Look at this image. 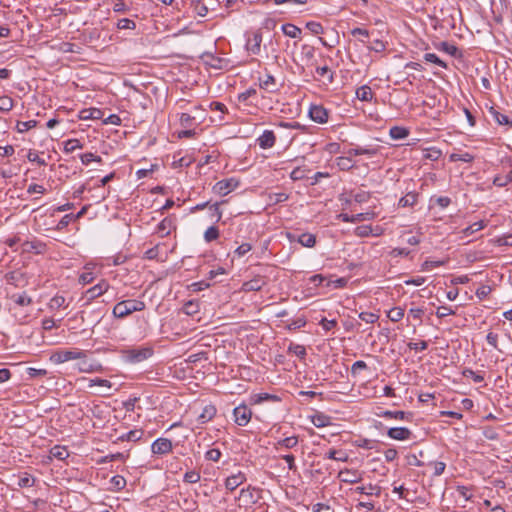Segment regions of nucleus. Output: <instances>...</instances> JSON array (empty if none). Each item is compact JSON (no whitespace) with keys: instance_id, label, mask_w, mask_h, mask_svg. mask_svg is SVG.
Wrapping results in <instances>:
<instances>
[{"instance_id":"obj_10","label":"nucleus","mask_w":512,"mask_h":512,"mask_svg":"<svg viewBox=\"0 0 512 512\" xmlns=\"http://www.w3.org/2000/svg\"><path fill=\"white\" fill-rule=\"evenodd\" d=\"M387 435L394 440L404 441L408 440L412 436L410 429L406 427H392L388 429Z\"/></svg>"},{"instance_id":"obj_19","label":"nucleus","mask_w":512,"mask_h":512,"mask_svg":"<svg viewBox=\"0 0 512 512\" xmlns=\"http://www.w3.org/2000/svg\"><path fill=\"white\" fill-rule=\"evenodd\" d=\"M377 153H378V148L374 147V146L356 147V148H351L347 151V154L349 156H358V155L374 156Z\"/></svg>"},{"instance_id":"obj_41","label":"nucleus","mask_w":512,"mask_h":512,"mask_svg":"<svg viewBox=\"0 0 512 512\" xmlns=\"http://www.w3.org/2000/svg\"><path fill=\"white\" fill-rule=\"evenodd\" d=\"M288 352L296 355L301 359H303L306 356V348L300 344L290 343L288 347Z\"/></svg>"},{"instance_id":"obj_32","label":"nucleus","mask_w":512,"mask_h":512,"mask_svg":"<svg viewBox=\"0 0 512 512\" xmlns=\"http://www.w3.org/2000/svg\"><path fill=\"white\" fill-rule=\"evenodd\" d=\"M311 422L318 428L325 427L330 424V417L323 413H319L312 417Z\"/></svg>"},{"instance_id":"obj_16","label":"nucleus","mask_w":512,"mask_h":512,"mask_svg":"<svg viewBox=\"0 0 512 512\" xmlns=\"http://www.w3.org/2000/svg\"><path fill=\"white\" fill-rule=\"evenodd\" d=\"M109 288V284L106 281H101L100 283L96 284L95 286L89 288L86 291V296L89 300L97 298L101 296L103 293H105Z\"/></svg>"},{"instance_id":"obj_35","label":"nucleus","mask_w":512,"mask_h":512,"mask_svg":"<svg viewBox=\"0 0 512 512\" xmlns=\"http://www.w3.org/2000/svg\"><path fill=\"white\" fill-rule=\"evenodd\" d=\"M200 305L196 300H189L183 306V312L187 315H194L199 312Z\"/></svg>"},{"instance_id":"obj_59","label":"nucleus","mask_w":512,"mask_h":512,"mask_svg":"<svg viewBox=\"0 0 512 512\" xmlns=\"http://www.w3.org/2000/svg\"><path fill=\"white\" fill-rule=\"evenodd\" d=\"M306 28L312 33V34H322L324 29L323 26L319 22L310 21L306 24Z\"/></svg>"},{"instance_id":"obj_7","label":"nucleus","mask_w":512,"mask_h":512,"mask_svg":"<svg viewBox=\"0 0 512 512\" xmlns=\"http://www.w3.org/2000/svg\"><path fill=\"white\" fill-rule=\"evenodd\" d=\"M239 182L234 178L224 179L221 181H218L214 187L213 191L219 195L225 196L234 189L237 188Z\"/></svg>"},{"instance_id":"obj_63","label":"nucleus","mask_w":512,"mask_h":512,"mask_svg":"<svg viewBox=\"0 0 512 512\" xmlns=\"http://www.w3.org/2000/svg\"><path fill=\"white\" fill-rule=\"evenodd\" d=\"M441 156V151L435 148L427 149L423 155V158L431 161H437Z\"/></svg>"},{"instance_id":"obj_34","label":"nucleus","mask_w":512,"mask_h":512,"mask_svg":"<svg viewBox=\"0 0 512 512\" xmlns=\"http://www.w3.org/2000/svg\"><path fill=\"white\" fill-rule=\"evenodd\" d=\"M45 244L41 242H25L23 244V251L25 252H31L35 251L36 253H42L44 251Z\"/></svg>"},{"instance_id":"obj_1","label":"nucleus","mask_w":512,"mask_h":512,"mask_svg":"<svg viewBox=\"0 0 512 512\" xmlns=\"http://www.w3.org/2000/svg\"><path fill=\"white\" fill-rule=\"evenodd\" d=\"M146 305L143 301L129 299L118 302L112 310V314L117 319H123L134 312L143 311Z\"/></svg>"},{"instance_id":"obj_48","label":"nucleus","mask_w":512,"mask_h":512,"mask_svg":"<svg viewBox=\"0 0 512 512\" xmlns=\"http://www.w3.org/2000/svg\"><path fill=\"white\" fill-rule=\"evenodd\" d=\"M218 237H219V230L216 226H210L204 232V239L208 243L216 240Z\"/></svg>"},{"instance_id":"obj_11","label":"nucleus","mask_w":512,"mask_h":512,"mask_svg":"<svg viewBox=\"0 0 512 512\" xmlns=\"http://www.w3.org/2000/svg\"><path fill=\"white\" fill-rule=\"evenodd\" d=\"M275 142L276 136L272 130H265L257 139V143L262 149L272 148L275 145Z\"/></svg>"},{"instance_id":"obj_29","label":"nucleus","mask_w":512,"mask_h":512,"mask_svg":"<svg viewBox=\"0 0 512 512\" xmlns=\"http://www.w3.org/2000/svg\"><path fill=\"white\" fill-rule=\"evenodd\" d=\"M281 29L290 38H298L301 34V29L290 23L282 25Z\"/></svg>"},{"instance_id":"obj_57","label":"nucleus","mask_w":512,"mask_h":512,"mask_svg":"<svg viewBox=\"0 0 512 512\" xmlns=\"http://www.w3.org/2000/svg\"><path fill=\"white\" fill-rule=\"evenodd\" d=\"M117 28L120 30H124V29L133 30L136 28V24L133 20H130L128 18H122L118 21Z\"/></svg>"},{"instance_id":"obj_9","label":"nucleus","mask_w":512,"mask_h":512,"mask_svg":"<svg viewBox=\"0 0 512 512\" xmlns=\"http://www.w3.org/2000/svg\"><path fill=\"white\" fill-rule=\"evenodd\" d=\"M151 450L153 454H167L172 450V442L167 438H158L152 443Z\"/></svg>"},{"instance_id":"obj_8","label":"nucleus","mask_w":512,"mask_h":512,"mask_svg":"<svg viewBox=\"0 0 512 512\" xmlns=\"http://www.w3.org/2000/svg\"><path fill=\"white\" fill-rule=\"evenodd\" d=\"M262 33L257 31L248 37L246 49L253 55H259L261 51Z\"/></svg>"},{"instance_id":"obj_39","label":"nucleus","mask_w":512,"mask_h":512,"mask_svg":"<svg viewBox=\"0 0 512 512\" xmlns=\"http://www.w3.org/2000/svg\"><path fill=\"white\" fill-rule=\"evenodd\" d=\"M316 74L327 78V83L331 84L334 81V73L328 66L316 67Z\"/></svg>"},{"instance_id":"obj_18","label":"nucleus","mask_w":512,"mask_h":512,"mask_svg":"<svg viewBox=\"0 0 512 512\" xmlns=\"http://www.w3.org/2000/svg\"><path fill=\"white\" fill-rule=\"evenodd\" d=\"M216 407L214 405H206L201 414L198 416L197 421L199 424H205L208 421L212 420L216 415Z\"/></svg>"},{"instance_id":"obj_23","label":"nucleus","mask_w":512,"mask_h":512,"mask_svg":"<svg viewBox=\"0 0 512 512\" xmlns=\"http://www.w3.org/2000/svg\"><path fill=\"white\" fill-rule=\"evenodd\" d=\"M389 135L394 140H400L409 135V130L405 127L393 126L390 128Z\"/></svg>"},{"instance_id":"obj_38","label":"nucleus","mask_w":512,"mask_h":512,"mask_svg":"<svg viewBox=\"0 0 512 512\" xmlns=\"http://www.w3.org/2000/svg\"><path fill=\"white\" fill-rule=\"evenodd\" d=\"M474 160V156L468 152L464 153H452L450 155V161L456 162V161H462L465 163H470Z\"/></svg>"},{"instance_id":"obj_62","label":"nucleus","mask_w":512,"mask_h":512,"mask_svg":"<svg viewBox=\"0 0 512 512\" xmlns=\"http://www.w3.org/2000/svg\"><path fill=\"white\" fill-rule=\"evenodd\" d=\"M205 458L209 461L218 462L221 458V451L216 448H212L205 453Z\"/></svg>"},{"instance_id":"obj_3","label":"nucleus","mask_w":512,"mask_h":512,"mask_svg":"<svg viewBox=\"0 0 512 512\" xmlns=\"http://www.w3.org/2000/svg\"><path fill=\"white\" fill-rule=\"evenodd\" d=\"M152 347L129 348L122 351L123 357L129 363L136 364L147 360L153 355Z\"/></svg>"},{"instance_id":"obj_64","label":"nucleus","mask_w":512,"mask_h":512,"mask_svg":"<svg viewBox=\"0 0 512 512\" xmlns=\"http://www.w3.org/2000/svg\"><path fill=\"white\" fill-rule=\"evenodd\" d=\"M497 243L499 246H512V234H506L498 237Z\"/></svg>"},{"instance_id":"obj_14","label":"nucleus","mask_w":512,"mask_h":512,"mask_svg":"<svg viewBox=\"0 0 512 512\" xmlns=\"http://www.w3.org/2000/svg\"><path fill=\"white\" fill-rule=\"evenodd\" d=\"M265 280L263 277L258 276L254 279L246 281L242 285V290L244 292H252V291H260L262 287L265 285Z\"/></svg>"},{"instance_id":"obj_13","label":"nucleus","mask_w":512,"mask_h":512,"mask_svg":"<svg viewBox=\"0 0 512 512\" xmlns=\"http://www.w3.org/2000/svg\"><path fill=\"white\" fill-rule=\"evenodd\" d=\"M245 481H246L245 474L242 472H238L237 474L231 475L226 478L225 487L230 491H234L237 487H239Z\"/></svg>"},{"instance_id":"obj_15","label":"nucleus","mask_w":512,"mask_h":512,"mask_svg":"<svg viewBox=\"0 0 512 512\" xmlns=\"http://www.w3.org/2000/svg\"><path fill=\"white\" fill-rule=\"evenodd\" d=\"M378 417L386 418V419H396V420H405L411 418L412 414L410 412L405 411H390L385 410L379 413H376Z\"/></svg>"},{"instance_id":"obj_50","label":"nucleus","mask_w":512,"mask_h":512,"mask_svg":"<svg viewBox=\"0 0 512 512\" xmlns=\"http://www.w3.org/2000/svg\"><path fill=\"white\" fill-rule=\"evenodd\" d=\"M309 170L305 169V168H302V167H296L295 169H293V171L290 173V178L293 180V181H298V180H302L304 178H306V173L308 172Z\"/></svg>"},{"instance_id":"obj_5","label":"nucleus","mask_w":512,"mask_h":512,"mask_svg":"<svg viewBox=\"0 0 512 512\" xmlns=\"http://www.w3.org/2000/svg\"><path fill=\"white\" fill-rule=\"evenodd\" d=\"M308 114L310 119L318 124L327 123L329 118V111L322 105H311Z\"/></svg>"},{"instance_id":"obj_17","label":"nucleus","mask_w":512,"mask_h":512,"mask_svg":"<svg viewBox=\"0 0 512 512\" xmlns=\"http://www.w3.org/2000/svg\"><path fill=\"white\" fill-rule=\"evenodd\" d=\"M259 85L260 88L268 91V92H275L277 90V83L271 74H265L264 77H259Z\"/></svg>"},{"instance_id":"obj_43","label":"nucleus","mask_w":512,"mask_h":512,"mask_svg":"<svg viewBox=\"0 0 512 512\" xmlns=\"http://www.w3.org/2000/svg\"><path fill=\"white\" fill-rule=\"evenodd\" d=\"M427 465L433 469V476L442 475L446 468V464L442 461H431Z\"/></svg>"},{"instance_id":"obj_20","label":"nucleus","mask_w":512,"mask_h":512,"mask_svg":"<svg viewBox=\"0 0 512 512\" xmlns=\"http://www.w3.org/2000/svg\"><path fill=\"white\" fill-rule=\"evenodd\" d=\"M254 490L255 489L251 488L250 486L241 489L239 494V500L242 501L245 505L254 504L256 502V499L254 497Z\"/></svg>"},{"instance_id":"obj_27","label":"nucleus","mask_w":512,"mask_h":512,"mask_svg":"<svg viewBox=\"0 0 512 512\" xmlns=\"http://www.w3.org/2000/svg\"><path fill=\"white\" fill-rule=\"evenodd\" d=\"M355 491L360 494L375 495V496L379 497L381 494V487H379L377 485L369 484L367 487L366 486L357 487L355 489Z\"/></svg>"},{"instance_id":"obj_46","label":"nucleus","mask_w":512,"mask_h":512,"mask_svg":"<svg viewBox=\"0 0 512 512\" xmlns=\"http://www.w3.org/2000/svg\"><path fill=\"white\" fill-rule=\"evenodd\" d=\"M388 318L393 322H398L404 317V309L400 307H394L388 312Z\"/></svg>"},{"instance_id":"obj_6","label":"nucleus","mask_w":512,"mask_h":512,"mask_svg":"<svg viewBox=\"0 0 512 512\" xmlns=\"http://www.w3.org/2000/svg\"><path fill=\"white\" fill-rule=\"evenodd\" d=\"M288 239L290 242H298L303 247L312 248L316 244V236L312 233H302L300 235H297L295 233H288L287 234Z\"/></svg>"},{"instance_id":"obj_49","label":"nucleus","mask_w":512,"mask_h":512,"mask_svg":"<svg viewBox=\"0 0 512 512\" xmlns=\"http://www.w3.org/2000/svg\"><path fill=\"white\" fill-rule=\"evenodd\" d=\"M94 386H100V387H104L107 389H111L113 385L109 380H106V379H101V378L90 379L88 387L92 388Z\"/></svg>"},{"instance_id":"obj_61","label":"nucleus","mask_w":512,"mask_h":512,"mask_svg":"<svg viewBox=\"0 0 512 512\" xmlns=\"http://www.w3.org/2000/svg\"><path fill=\"white\" fill-rule=\"evenodd\" d=\"M80 158H81V162L84 165H88L92 161L101 162V157L97 156V155H95L94 153H91V152H87V153L82 154Z\"/></svg>"},{"instance_id":"obj_60","label":"nucleus","mask_w":512,"mask_h":512,"mask_svg":"<svg viewBox=\"0 0 512 512\" xmlns=\"http://www.w3.org/2000/svg\"><path fill=\"white\" fill-rule=\"evenodd\" d=\"M79 148H82V145L78 139H69L65 142L64 149L66 152H73Z\"/></svg>"},{"instance_id":"obj_58","label":"nucleus","mask_w":512,"mask_h":512,"mask_svg":"<svg viewBox=\"0 0 512 512\" xmlns=\"http://www.w3.org/2000/svg\"><path fill=\"white\" fill-rule=\"evenodd\" d=\"M440 48L442 51L446 52L451 56L456 57L458 54V48L455 45L450 44L448 42H441Z\"/></svg>"},{"instance_id":"obj_40","label":"nucleus","mask_w":512,"mask_h":512,"mask_svg":"<svg viewBox=\"0 0 512 512\" xmlns=\"http://www.w3.org/2000/svg\"><path fill=\"white\" fill-rule=\"evenodd\" d=\"M35 483V478L28 473H24L19 477L17 485L20 488L32 487Z\"/></svg>"},{"instance_id":"obj_37","label":"nucleus","mask_w":512,"mask_h":512,"mask_svg":"<svg viewBox=\"0 0 512 512\" xmlns=\"http://www.w3.org/2000/svg\"><path fill=\"white\" fill-rule=\"evenodd\" d=\"M102 111L97 108L84 109L81 111L82 119H100L102 117Z\"/></svg>"},{"instance_id":"obj_31","label":"nucleus","mask_w":512,"mask_h":512,"mask_svg":"<svg viewBox=\"0 0 512 512\" xmlns=\"http://www.w3.org/2000/svg\"><path fill=\"white\" fill-rule=\"evenodd\" d=\"M298 444V437L297 436H290L286 437L284 439H281L277 442L276 448L284 447L286 449H291L297 446Z\"/></svg>"},{"instance_id":"obj_55","label":"nucleus","mask_w":512,"mask_h":512,"mask_svg":"<svg viewBox=\"0 0 512 512\" xmlns=\"http://www.w3.org/2000/svg\"><path fill=\"white\" fill-rule=\"evenodd\" d=\"M463 376L467 378H471L475 383H481L484 381V377L472 369H464Z\"/></svg>"},{"instance_id":"obj_30","label":"nucleus","mask_w":512,"mask_h":512,"mask_svg":"<svg viewBox=\"0 0 512 512\" xmlns=\"http://www.w3.org/2000/svg\"><path fill=\"white\" fill-rule=\"evenodd\" d=\"M326 458L346 462L348 460V454L343 450L331 449L327 453Z\"/></svg>"},{"instance_id":"obj_28","label":"nucleus","mask_w":512,"mask_h":512,"mask_svg":"<svg viewBox=\"0 0 512 512\" xmlns=\"http://www.w3.org/2000/svg\"><path fill=\"white\" fill-rule=\"evenodd\" d=\"M356 96L361 101H370L373 97V92L369 86L363 85L356 90Z\"/></svg>"},{"instance_id":"obj_22","label":"nucleus","mask_w":512,"mask_h":512,"mask_svg":"<svg viewBox=\"0 0 512 512\" xmlns=\"http://www.w3.org/2000/svg\"><path fill=\"white\" fill-rule=\"evenodd\" d=\"M10 299L18 306H28L32 303V299L30 296L27 295L26 292L18 293V294H12L10 296Z\"/></svg>"},{"instance_id":"obj_21","label":"nucleus","mask_w":512,"mask_h":512,"mask_svg":"<svg viewBox=\"0 0 512 512\" xmlns=\"http://www.w3.org/2000/svg\"><path fill=\"white\" fill-rule=\"evenodd\" d=\"M50 456L58 460H65L69 456V451L65 446L55 445L50 449Z\"/></svg>"},{"instance_id":"obj_2","label":"nucleus","mask_w":512,"mask_h":512,"mask_svg":"<svg viewBox=\"0 0 512 512\" xmlns=\"http://www.w3.org/2000/svg\"><path fill=\"white\" fill-rule=\"evenodd\" d=\"M85 357L86 352L81 349H62L53 352L50 356V361L54 364H62L70 360L83 359Z\"/></svg>"},{"instance_id":"obj_4","label":"nucleus","mask_w":512,"mask_h":512,"mask_svg":"<svg viewBox=\"0 0 512 512\" xmlns=\"http://www.w3.org/2000/svg\"><path fill=\"white\" fill-rule=\"evenodd\" d=\"M234 421L239 426H246L252 417V412L245 404H240L233 410Z\"/></svg>"},{"instance_id":"obj_51","label":"nucleus","mask_w":512,"mask_h":512,"mask_svg":"<svg viewBox=\"0 0 512 512\" xmlns=\"http://www.w3.org/2000/svg\"><path fill=\"white\" fill-rule=\"evenodd\" d=\"M65 301H66L65 297H63L61 295H56L53 298H51V300L49 302V308L52 310L59 309L60 307L64 306Z\"/></svg>"},{"instance_id":"obj_47","label":"nucleus","mask_w":512,"mask_h":512,"mask_svg":"<svg viewBox=\"0 0 512 512\" xmlns=\"http://www.w3.org/2000/svg\"><path fill=\"white\" fill-rule=\"evenodd\" d=\"M423 58L426 62H431L442 68H447V64L442 61L435 53H425Z\"/></svg>"},{"instance_id":"obj_44","label":"nucleus","mask_w":512,"mask_h":512,"mask_svg":"<svg viewBox=\"0 0 512 512\" xmlns=\"http://www.w3.org/2000/svg\"><path fill=\"white\" fill-rule=\"evenodd\" d=\"M142 437V431L131 430L119 437L121 441H138Z\"/></svg>"},{"instance_id":"obj_36","label":"nucleus","mask_w":512,"mask_h":512,"mask_svg":"<svg viewBox=\"0 0 512 512\" xmlns=\"http://www.w3.org/2000/svg\"><path fill=\"white\" fill-rule=\"evenodd\" d=\"M111 489L114 491H120L126 486V479L121 475H115L110 480Z\"/></svg>"},{"instance_id":"obj_56","label":"nucleus","mask_w":512,"mask_h":512,"mask_svg":"<svg viewBox=\"0 0 512 512\" xmlns=\"http://www.w3.org/2000/svg\"><path fill=\"white\" fill-rule=\"evenodd\" d=\"M199 480H200V473L195 470L188 471L184 474V482H186V483L193 484V483H197Z\"/></svg>"},{"instance_id":"obj_25","label":"nucleus","mask_w":512,"mask_h":512,"mask_svg":"<svg viewBox=\"0 0 512 512\" xmlns=\"http://www.w3.org/2000/svg\"><path fill=\"white\" fill-rule=\"evenodd\" d=\"M172 220L169 218H164L157 226V233L160 237H166L170 234V230L172 227Z\"/></svg>"},{"instance_id":"obj_52","label":"nucleus","mask_w":512,"mask_h":512,"mask_svg":"<svg viewBox=\"0 0 512 512\" xmlns=\"http://www.w3.org/2000/svg\"><path fill=\"white\" fill-rule=\"evenodd\" d=\"M288 198H289V195L284 192L269 194V200L272 204H278L281 202H285L288 200Z\"/></svg>"},{"instance_id":"obj_24","label":"nucleus","mask_w":512,"mask_h":512,"mask_svg":"<svg viewBox=\"0 0 512 512\" xmlns=\"http://www.w3.org/2000/svg\"><path fill=\"white\" fill-rule=\"evenodd\" d=\"M418 201V194L414 192H409L402 198H400L398 205L400 207H412Z\"/></svg>"},{"instance_id":"obj_42","label":"nucleus","mask_w":512,"mask_h":512,"mask_svg":"<svg viewBox=\"0 0 512 512\" xmlns=\"http://www.w3.org/2000/svg\"><path fill=\"white\" fill-rule=\"evenodd\" d=\"M14 106L13 99L7 95L0 97V111L9 112Z\"/></svg>"},{"instance_id":"obj_12","label":"nucleus","mask_w":512,"mask_h":512,"mask_svg":"<svg viewBox=\"0 0 512 512\" xmlns=\"http://www.w3.org/2000/svg\"><path fill=\"white\" fill-rule=\"evenodd\" d=\"M266 401L271 402H280L281 398L276 394H269V393H257L250 396V404L251 405H257L261 404Z\"/></svg>"},{"instance_id":"obj_45","label":"nucleus","mask_w":512,"mask_h":512,"mask_svg":"<svg viewBox=\"0 0 512 512\" xmlns=\"http://www.w3.org/2000/svg\"><path fill=\"white\" fill-rule=\"evenodd\" d=\"M367 215H369V214L368 213H359L356 215L341 214L340 217L342 218V220L344 222L354 223L357 221H363V220L368 219Z\"/></svg>"},{"instance_id":"obj_53","label":"nucleus","mask_w":512,"mask_h":512,"mask_svg":"<svg viewBox=\"0 0 512 512\" xmlns=\"http://www.w3.org/2000/svg\"><path fill=\"white\" fill-rule=\"evenodd\" d=\"M359 318L368 324H373L379 319V315L372 312H361Z\"/></svg>"},{"instance_id":"obj_54","label":"nucleus","mask_w":512,"mask_h":512,"mask_svg":"<svg viewBox=\"0 0 512 512\" xmlns=\"http://www.w3.org/2000/svg\"><path fill=\"white\" fill-rule=\"evenodd\" d=\"M37 123L38 122L36 120L18 122L17 128H18L19 132L23 133V132H26V131L36 127Z\"/></svg>"},{"instance_id":"obj_26","label":"nucleus","mask_w":512,"mask_h":512,"mask_svg":"<svg viewBox=\"0 0 512 512\" xmlns=\"http://www.w3.org/2000/svg\"><path fill=\"white\" fill-rule=\"evenodd\" d=\"M78 369L82 373H93L102 371V366L99 363H88L87 361H83L79 364Z\"/></svg>"},{"instance_id":"obj_33","label":"nucleus","mask_w":512,"mask_h":512,"mask_svg":"<svg viewBox=\"0 0 512 512\" xmlns=\"http://www.w3.org/2000/svg\"><path fill=\"white\" fill-rule=\"evenodd\" d=\"M509 183H512V170L504 176L497 175L493 179V184L497 187H505Z\"/></svg>"}]
</instances>
